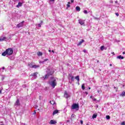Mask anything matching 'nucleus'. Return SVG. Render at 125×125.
I'll return each mask as SVG.
<instances>
[{"mask_svg":"<svg viewBox=\"0 0 125 125\" xmlns=\"http://www.w3.org/2000/svg\"><path fill=\"white\" fill-rule=\"evenodd\" d=\"M49 84L53 87V88H54L56 85H57V83H56V80L55 79H53L51 82H49Z\"/></svg>","mask_w":125,"mask_h":125,"instance_id":"f257e3e1","label":"nucleus"},{"mask_svg":"<svg viewBox=\"0 0 125 125\" xmlns=\"http://www.w3.org/2000/svg\"><path fill=\"white\" fill-rule=\"evenodd\" d=\"M53 74V71L52 70H50L49 69H47V74L44 77H43L44 78V80H45V79H47L49 76H51Z\"/></svg>","mask_w":125,"mask_h":125,"instance_id":"f03ea898","label":"nucleus"},{"mask_svg":"<svg viewBox=\"0 0 125 125\" xmlns=\"http://www.w3.org/2000/svg\"><path fill=\"white\" fill-rule=\"evenodd\" d=\"M79 104H73L71 106L72 110H79Z\"/></svg>","mask_w":125,"mask_h":125,"instance_id":"7ed1b4c3","label":"nucleus"},{"mask_svg":"<svg viewBox=\"0 0 125 125\" xmlns=\"http://www.w3.org/2000/svg\"><path fill=\"white\" fill-rule=\"evenodd\" d=\"M6 51L7 53V55H11V54L13 53V49H12L11 48L6 49Z\"/></svg>","mask_w":125,"mask_h":125,"instance_id":"20e7f679","label":"nucleus"},{"mask_svg":"<svg viewBox=\"0 0 125 125\" xmlns=\"http://www.w3.org/2000/svg\"><path fill=\"white\" fill-rule=\"evenodd\" d=\"M23 24H24V21H22V22L17 24V28H21V27H23Z\"/></svg>","mask_w":125,"mask_h":125,"instance_id":"39448f33","label":"nucleus"},{"mask_svg":"<svg viewBox=\"0 0 125 125\" xmlns=\"http://www.w3.org/2000/svg\"><path fill=\"white\" fill-rule=\"evenodd\" d=\"M6 40H8V39H7V38H6V37L1 36L0 37V42H3V41H6Z\"/></svg>","mask_w":125,"mask_h":125,"instance_id":"423d86ee","label":"nucleus"},{"mask_svg":"<svg viewBox=\"0 0 125 125\" xmlns=\"http://www.w3.org/2000/svg\"><path fill=\"white\" fill-rule=\"evenodd\" d=\"M69 80H71V82H74L75 81V77L71 74L69 75Z\"/></svg>","mask_w":125,"mask_h":125,"instance_id":"0eeeda50","label":"nucleus"},{"mask_svg":"<svg viewBox=\"0 0 125 125\" xmlns=\"http://www.w3.org/2000/svg\"><path fill=\"white\" fill-rule=\"evenodd\" d=\"M78 22L80 25H84V21L80 19L78 20Z\"/></svg>","mask_w":125,"mask_h":125,"instance_id":"6e6552de","label":"nucleus"},{"mask_svg":"<svg viewBox=\"0 0 125 125\" xmlns=\"http://www.w3.org/2000/svg\"><path fill=\"white\" fill-rule=\"evenodd\" d=\"M64 96L65 98H69V97H70V94L67 93V91H65L64 93Z\"/></svg>","mask_w":125,"mask_h":125,"instance_id":"1a4fd4ad","label":"nucleus"},{"mask_svg":"<svg viewBox=\"0 0 125 125\" xmlns=\"http://www.w3.org/2000/svg\"><path fill=\"white\" fill-rule=\"evenodd\" d=\"M15 106H20V102L19 99H17L16 103H15Z\"/></svg>","mask_w":125,"mask_h":125,"instance_id":"9d476101","label":"nucleus"},{"mask_svg":"<svg viewBox=\"0 0 125 125\" xmlns=\"http://www.w3.org/2000/svg\"><path fill=\"white\" fill-rule=\"evenodd\" d=\"M57 122L55 120H50L49 124L50 125H55Z\"/></svg>","mask_w":125,"mask_h":125,"instance_id":"9b49d317","label":"nucleus"},{"mask_svg":"<svg viewBox=\"0 0 125 125\" xmlns=\"http://www.w3.org/2000/svg\"><path fill=\"white\" fill-rule=\"evenodd\" d=\"M17 83H18L17 80H13L12 81V84L13 85H14V84H16Z\"/></svg>","mask_w":125,"mask_h":125,"instance_id":"f8f14e48","label":"nucleus"},{"mask_svg":"<svg viewBox=\"0 0 125 125\" xmlns=\"http://www.w3.org/2000/svg\"><path fill=\"white\" fill-rule=\"evenodd\" d=\"M49 61L48 59H45L44 60V61H42V62H40V63H42V64H44V63H45V62Z\"/></svg>","mask_w":125,"mask_h":125,"instance_id":"ddd939ff","label":"nucleus"},{"mask_svg":"<svg viewBox=\"0 0 125 125\" xmlns=\"http://www.w3.org/2000/svg\"><path fill=\"white\" fill-rule=\"evenodd\" d=\"M37 75H38V72H35L31 74V76L35 77L36 79V78H37Z\"/></svg>","mask_w":125,"mask_h":125,"instance_id":"4468645a","label":"nucleus"},{"mask_svg":"<svg viewBox=\"0 0 125 125\" xmlns=\"http://www.w3.org/2000/svg\"><path fill=\"white\" fill-rule=\"evenodd\" d=\"M83 42H84V40H82L81 41H80L79 43L77 44V45L79 46L80 45H82V43H83Z\"/></svg>","mask_w":125,"mask_h":125,"instance_id":"2eb2a0df","label":"nucleus"},{"mask_svg":"<svg viewBox=\"0 0 125 125\" xmlns=\"http://www.w3.org/2000/svg\"><path fill=\"white\" fill-rule=\"evenodd\" d=\"M58 112H59L58 110H54V111H53V116H54V115H56V114H58Z\"/></svg>","mask_w":125,"mask_h":125,"instance_id":"dca6fc26","label":"nucleus"},{"mask_svg":"<svg viewBox=\"0 0 125 125\" xmlns=\"http://www.w3.org/2000/svg\"><path fill=\"white\" fill-rule=\"evenodd\" d=\"M40 65H33L32 68H34V69H37V68H39Z\"/></svg>","mask_w":125,"mask_h":125,"instance_id":"f3484780","label":"nucleus"},{"mask_svg":"<svg viewBox=\"0 0 125 125\" xmlns=\"http://www.w3.org/2000/svg\"><path fill=\"white\" fill-rule=\"evenodd\" d=\"M2 56H5L6 55H7V52L5 51V52L2 53Z\"/></svg>","mask_w":125,"mask_h":125,"instance_id":"a211bd4d","label":"nucleus"},{"mask_svg":"<svg viewBox=\"0 0 125 125\" xmlns=\"http://www.w3.org/2000/svg\"><path fill=\"white\" fill-rule=\"evenodd\" d=\"M22 3L21 2H19L18 4L17 5V7H20V6H22Z\"/></svg>","mask_w":125,"mask_h":125,"instance_id":"6ab92c4d","label":"nucleus"},{"mask_svg":"<svg viewBox=\"0 0 125 125\" xmlns=\"http://www.w3.org/2000/svg\"><path fill=\"white\" fill-rule=\"evenodd\" d=\"M76 10H77V11H81V8L79 6H77L76 7Z\"/></svg>","mask_w":125,"mask_h":125,"instance_id":"aec40b11","label":"nucleus"},{"mask_svg":"<svg viewBox=\"0 0 125 125\" xmlns=\"http://www.w3.org/2000/svg\"><path fill=\"white\" fill-rule=\"evenodd\" d=\"M37 55L38 56H42V53L41 52H37Z\"/></svg>","mask_w":125,"mask_h":125,"instance_id":"412c9836","label":"nucleus"},{"mask_svg":"<svg viewBox=\"0 0 125 125\" xmlns=\"http://www.w3.org/2000/svg\"><path fill=\"white\" fill-rule=\"evenodd\" d=\"M120 96H122V97H124V96H125V92L123 91L121 94Z\"/></svg>","mask_w":125,"mask_h":125,"instance_id":"4be33fe9","label":"nucleus"},{"mask_svg":"<svg viewBox=\"0 0 125 125\" xmlns=\"http://www.w3.org/2000/svg\"><path fill=\"white\" fill-rule=\"evenodd\" d=\"M124 57H122L121 55L117 56L118 59H124Z\"/></svg>","mask_w":125,"mask_h":125,"instance_id":"5701e85b","label":"nucleus"},{"mask_svg":"<svg viewBox=\"0 0 125 125\" xmlns=\"http://www.w3.org/2000/svg\"><path fill=\"white\" fill-rule=\"evenodd\" d=\"M97 117V114H94L92 116V119H96V117Z\"/></svg>","mask_w":125,"mask_h":125,"instance_id":"b1692460","label":"nucleus"},{"mask_svg":"<svg viewBox=\"0 0 125 125\" xmlns=\"http://www.w3.org/2000/svg\"><path fill=\"white\" fill-rule=\"evenodd\" d=\"M75 79L77 80V81H78V82L80 81V76H77L75 77Z\"/></svg>","mask_w":125,"mask_h":125,"instance_id":"393cba45","label":"nucleus"},{"mask_svg":"<svg viewBox=\"0 0 125 125\" xmlns=\"http://www.w3.org/2000/svg\"><path fill=\"white\" fill-rule=\"evenodd\" d=\"M50 103L52 105H54V104H55V101H50Z\"/></svg>","mask_w":125,"mask_h":125,"instance_id":"a878e982","label":"nucleus"},{"mask_svg":"<svg viewBox=\"0 0 125 125\" xmlns=\"http://www.w3.org/2000/svg\"><path fill=\"white\" fill-rule=\"evenodd\" d=\"M82 88L83 90H84L85 89V87H84V83H83L82 85Z\"/></svg>","mask_w":125,"mask_h":125,"instance_id":"bb28decb","label":"nucleus"},{"mask_svg":"<svg viewBox=\"0 0 125 125\" xmlns=\"http://www.w3.org/2000/svg\"><path fill=\"white\" fill-rule=\"evenodd\" d=\"M3 88L2 87H0V94H1Z\"/></svg>","mask_w":125,"mask_h":125,"instance_id":"cd10ccee","label":"nucleus"},{"mask_svg":"<svg viewBox=\"0 0 125 125\" xmlns=\"http://www.w3.org/2000/svg\"><path fill=\"white\" fill-rule=\"evenodd\" d=\"M106 119L107 120H110V116H109V115H106Z\"/></svg>","mask_w":125,"mask_h":125,"instance_id":"c85d7f7f","label":"nucleus"},{"mask_svg":"<svg viewBox=\"0 0 125 125\" xmlns=\"http://www.w3.org/2000/svg\"><path fill=\"white\" fill-rule=\"evenodd\" d=\"M1 78H2V81H3V80H4V78H5V76L1 75Z\"/></svg>","mask_w":125,"mask_h":125,"instance_id":"c756f323","label":"nucleus"},{"mask_svg":"<svg viewBox=\"0 0 125 125\" xmlns=\"http://www.w3.org/2000/svg\"><path fill=\"white\" fill-rule=\"evenodd\" d=\"M5 69L4 67H2L1 68H0V71H2V72H3V70Z\"/></svg>","mask_w":125,"mask_h":125,"instance_id":"7c9ffc66","label":"nucleus"},{"mask_svg":"<svg viewBox=\"0 0 125 125\" xmlns=\"http://www.w3.org/2000/svg\"><path fill=\"white\" fill-rule=\"evenodd\" d=\"M104 46L103 45L101 47V50H104Z\"/></svg>","mask_w":125,"mask_h":125,"instance_id":"2f4dec72","label":"nucleus"},{"mask_svg":"<svg viewBox=\"0 0 125 125\" xmlns=\"http://www.w3.org/2000/svg\"><path fill=\"white\" fill-rule=\"evenodd\" d=\"M83 13H84V14H87V11L86 10H84L83 11Z\"/></svg>","mask_w":125,"mask_h":125,"instance_id":"473e14b6","label":"nucleus"},{"mask_svg":"<svg viewBox=\"0 0 125 125\" xmlns=\"http://www.w3.org/2000/svg\"><path fill=\"white\" fill-rule=\"evenodd\" d=\"M29 67H30V68H33V64L32 63H30L29 64Z\"/></svg>","mask_w":125,"mask_h":125,"instance_id":"72a5a7b5","label":"nucleus"},{"mask_svg":"<svg viewBox=\"0 0 125 125\" xmlns=\"http://www.w3.org/2000/svg\"><path fill=\"white\" fill-rule=\"evenodd\" d=\"M121 125H125V122H123L122 123H121Z\"/></svg>","mask_w":125,"mask_h":125,"instance_id":"f704fd0d","label":"nucleus"},{"mask_svg":"<svg viewBox=\"0 0 125 125\" xmlns=\"http://www.w3.org/2000/svg\"><path fill=\"white\" fill-rule=\"evenodd\" d=\"M38 27L39 28H41V27H42V25H41V24H39L38 25Z\"/></svg>","mask_w":125,"mask_h":125,"instance_id":"c9c22d12","label":"nucleus"},{"mask_svg":"<svg viewBox=\"0 0 125 125\" xmlns=\"http://www.w3.org/2000/svg\"><path fill=\"white\" fill-rule=\"evenodd\" d=\"M80 123L81 124V125H83V120H81L80 121Z\"/></svg>","mask_w":125,"mask_h":125,"instance_id":"e433bc0d","label":"nucleus"},{"mask_svg":"<svg viewBox=\"0 0 125 125\" xmlns=\"http://www.w3.org/2000/svg\"><path fill=\"white\" fill-rule=\"evenodd\" d=\"M42 96H39V99H40V100H42Z\"/></svg>","mask_w":125,"mask_h":125,"instance_id":"4c0bfd02","label":"nucleus"},{"mask_svg":"<svg viewBox=\"0 0 125 125\" xmlns=\"http://www.w3.org/2000/svg\"><path fill=\"white\" fill-rule=\"evenodd\" d=\"M54 0H49V1L53 2V1H54Z\"/></svg>","mask_w":125,"mask_h":125,"instance_id":"58836bf2","label":"nucleus"},{"mask_svg":"<svg viewBox=\"0 0 125 125\" xmlns=\"http://www.w3.org/2000/svg\"><path fill=\"white\" fill-rule=\"evenodd\" d=\"M115 15H116V16H119V13H115Z\"/></svg>","mask_w":125,"mask_h":125,"instance_id":"ea45409f","label":"nucleus"},{"mask_svg":"<svg viewBox=\"0 0 125 125\" xmlns=\"http://www.w3.org/2000/svg\"><path fill=\"white\" fill-rule=\"evenodd\" d=\"M66 5H67V7H70V4H66Z\"/></svg>","mask_w":125,"mask_h":125,"instance_id":"a19ab883","label":"nucleus"},{"mask_svg":"<svg viewBox=\"0 0 125 125\" xmlns=\"http://www.w3.org/2000/svg\"><path fill=\"white\" fill-rule=\"evenodd\" d=\"M93 100L94 101H96V99L93 98Z\"/></svg>","mask_w":125,"mask_h":125,"instance_id":"79ce46f5","label":"nucleus"},{"mask_svg":"<svg viewBox=\"0 0 125 125\" xmlns=\"http://www.w3.org/2000/svg\"><path fill=\"white\" fill-rule=\"evenodd\" d=\"M71 2L72 3L74 2V0H71Z\"/></svg>","mask_w":125,"mask_h":125,"instance_id":"37998d69","label":"nucleus"},{"mask_svg":"<svg viewBox=\"0 0 125 125\" xmlns=\"http://www.w3.org/2000/svg\"><path fill=\"white\" fill-rule=\"evenodd\" d=\"M68 4H71V2H68Z\"/></svg>","mask_w":125,"mask_h":125,"instance_id":"c03bdc74","label":"nucleus"},{"mask_svg":"<svg viewBox=\"0 0 125 125\" xmlns=\"http://www.w3.org/2000/svg\"><path fill=\"white\" fill-rule=\"evenodd\" d=\"M97 92H98V93H99V92H100V91L99 90H98Z\"/></svg>","mask_w":125,"mask_h":125,"instance_id":"a18cd8bd","label":"nucleus"},{"mask_svg":"<svg viewBox=\"0 0 125 125\" xmlns=\"http://www.w3.org/2000/svg\"><path fill=\"white\" fill-rule=\"evenodd\" d=\"M90 98H92V99H93V97H92V96H91L90 97Z\"/></svg>","mask_w":125,"mask_h":125,"instance_id":"49530a36","label":"nucleus"},{"mask_svg":"<svg viewBox=\"0 0 125 125\" xmlns=\"http://www.w3.org/2000/svg\"><path fill=\"white\" fill-rule=\"evenodd\" d=\"M23 87H26V85H24L22 86Z\"/></svg>","mask_w":125,"mask_h":125,"instance_id":"de8ad7c7","label":"nucleus"},{"mask_svg":"<svg viewBox=\"0 0 125 125\" xmlns=\"http://www.w3.org/2000/svg\"><path fill=\"white\" fill-rule=\"evenodd\" d=\"M110 2L111 3H113V1L112 0L110 1Z\"/></svg>","mask_w":125,"mask_h":125,"instance_id":"09e8293b","label":"nucleus"},{"mask_svg":"<svg viewBox=\"0 0 125 125\" xmlns=\"http://www.w3.org/2000/svg\"><path fill=\"white\" fill-rule=\"evenodd\" d=\"M48 51H49V52H51V50H49Z\"/></svg>","mask_w":125,"mask_h":125,"instance_id":"8fccbe9b","label":"nucleus"},{"mask_svg":"<svg viewBox=\"0 0 125 125\" xmlns=\"http://www.w3.org/2000/svg\"><path fill=\"white\" fill-rule=\"evenodd\" d=\"M118 3V1H116L115 3Z\"/></svg>","mask_w":125,"mask_h":125,"instance_id":"3c124183","label":"nucleus"},{"mask_svg":"<svg viewBox=\"0 0 125 125\" xmlns=\"http://www.w3.org/2000/svg\"><path fill=\"white\" fill-rule=\"evenodd\" d=\"M52 52H53V53H54V51L52 50Z\"/></svg>","mask_w":125,"mask_h":125,"instance_id":"603ef678","label":"nucleus"},{"mask_svg":"<svg viewBox=\"0 0 125 125\" xmlns=\"http://www.w3.org/2000/svg\"><path fill=\"white\" fill-rule=\"evenodd\" d=\"M123 54H125V52H123Z\"/></svg>","mask_w":125,"mask_h":125,"instance_id":"864d4df0","label":"nucleus"},{"mask_svg":"<svg viewBox=\"0 0 125 125\" xmlns=\"http://www.w3.org/2000/svg\"><path fill=\"white\" fill-rule=\"evenodd\" d=\"M71 117H74V114H72V115H71Z\"/></svg>","mask_w":125,"mask_h":125,"instance_id":"5fc2aeb1","label":"nucleus"},{"mask_svg":"<svg viewBox=\"0 0 125 125\" xmlns=\"http://www.w3.org/2000/svg\"><path fill=\"white\" fill-rule=\"evenodd\" d=\"M91 89L90 87H89L88 89Z\"/></svg>","mask_w":125,"mask_h":125,"instance_id":"6e6d98bb","label":"nucleus"},{"mask_svg":"<svg viewBox=\"0 0 125 125\" xmlns=\"http://www.w3.org/2000/svg\"><path fill=\"white\" fill-rule=\"evenodd\" d=\"M85 51H86L85 50H83V52H85Z\"/></svg>","mask_w":125,"mask_h":125,"instance_id":"4d7b16f0","label":"nucleus"},{"mask_svg":"<svg viewBox=\"0 0 125 125\" xmlns=\"http://www.w3.org/2000/svg\"><path fill=\"white\" fill-rule=\"evenodd\" d=\"M109 66H112V64H109Z\"/></svg>","mask_w":125,"mask_h":125,"instance_id":"13d9d810","label":"nucleus"},{"mask_svg":"<svg viewBox=\"0 0 125 125\" xmlns=\"http://www.w3.org/2000/svg\"><path fill=\"white\" fill-rule=\"evenodd\" d=\"M85 93H86V94H87L88 93H87V92H85Z\"/></svg>","mask_w":125,"mask_h":125,"instance_id":"bf43d9fd","label":"nucleus"},{"mask_svg":"<svg viewBox=\"0 0 125 125\" xmlns=\"http://www.w3.org/2000/svg\"><path fill=\"white\" fill-rule=\"evenodd\" d=\"M86 125H89V124H86Z\"/></svg>","mask_w":125,"mask_h":125,"instance_id":"052dcab7","label":"nucleus"},{"mask_svg":"<svg viewBox=\"0 0 125 125\" xmlns=\"http://www.w3.org/2000/svg\"><path fill=\"white\" fill-rule=\"evenodd\" d=\"M33 114L35 115V114H36V112L33 113Z\"/></svg>","mask_w":125,"mask_h":125,"instance_id":"680f3d73","label":"nucleus"},{"mask_svg":"<svg viewBox=\"0 0 125 125\" xmlns=\"http://www.w3.org/2000/svg\"><path fill=\"white\" fill-rule=\"evenodd\" d=\"M69 83H72V82H70V81H69Z\"/></svg>","mask_w":125,"mask_h":125,"instance_id":"e2e57ef3","label":"nucleus"},{"mask_svg":"<svg viewBox=\"0 0 125 125\" xmlns=\"http://www.w3.org/2000/svg\"><path fill=\"white\" fill-rule=\"evenodd\" d=\"M114 88H116V87H114Z\"/></svg>","mask_w":125,"mask_h":125,"instance_id":"0e129e2a","label":"nucleus"}]
</instances>
